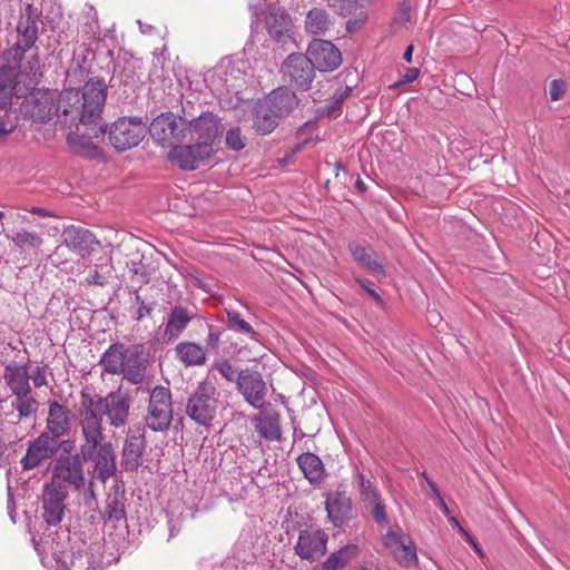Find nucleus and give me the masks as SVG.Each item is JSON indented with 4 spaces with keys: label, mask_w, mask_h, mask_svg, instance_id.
<instances>
[{
    "label": "nucleus",
    "mask_w": 570,
    "mask_h": 570,
    "mask_svg": "<svg viewBox=\"0 0 570 570\" xmlns=\"http://www.w3.org/2000/svg\"><path fill=\"white\" fill-rule=\"evenodd\" d=\"M107 97V85L91 80L77 88H65L58 96L51 91H38L21 106L24 117L33 122L46 124L57 117L65 126L91 125L100 118Z\"/></svg>",
    "instance_id": "f257e3e1"
},
{
    "label": "nucleus",
    "mask_w": 570,
    "mask_h": 570,
    "mask_svg": "<svg viewBox=\"0 0 570 570\" xmlns=\"http://www.w3.org/2000/svg\"><path fill=\"white\" fill-rule=\"evenodd\" d=\"M131 396L126 390L118 389L102 396L85 387L80 391L77 409L80 430L104 434V416L110 426L125 428L129 422Z\"/></svg>",
    "instance_id": "f03ea898"
},
{
    "label": "nucleus",
    "mask_w": 570,
    "mask_h": 570,
    "mask_svg": "<svg viewBox=\"0 0 570 570\" xmlns=\"http://www.w3.org/2000/svg\"><path fill=\"white\" fill-rule=\"evenodd\" d=\"M81 431V448L89 446L90 458H86V462H94L91 476L88 480L87 489L83 493V503L89 508L97 505V494L95 491V481L105 484L110 478L117 473L116 451L111 442H105V434Z\"/></svg>",
    "instance_id": "7ed1b4c3"
},
{
    "label": "nucleus",
    "mask_w": 570,
    "mask_h": 570,
    "mask_svg": "<svg viewBox=\"0 0 570 570\" xmlns=\"http://www.w3.org/2000/svg\"><path fill=\"white\" fill-rule=\"evenodd\" d=\"M99 364L104 372L111 375H122V379L134 385H145L148 360L141 344L127 346L117 342L102 353Z\"/></svg>",
    "instance_id": "20e7f679"
},
{
    "label": "nucleus",
    "mask_w": 570,
    "mask_h": 570,
    "mask_svg": "<svg viewBox=\"0 0 570 570\" xmlns=\"http://www.w3.org/2000/svg\"><path fill=\"white\" fill-rule=\"evenodd\" d=\"M147 131V122L138 116L119 117L109 130L107 126H100L88 134V138L105 137L108 134L110 145L118 151H125L139 145Z\"/></svg>",
    "instance_id": "39448f33"
},
{
    "label": "nucleus",
    "mask_w": 570,
    "mask_h": 570,
    "mask_svg": "<svg viewBox=\"0 0 570 570\" xmlns=\"http://www.w3.org/2000/svg\"><path fill=\"white\" fill-rule=\"evenodd\" d=\"M137 393H148V409L145 416L146 425L155 432L169 429L173 421V396L168 387L164 385L153 386L149 382L136 389Z\"/></svg>",
    "instance_id": "423d86ee"
},
{
    "label": "nucleus",
    "mask_w": 570,
    "mask_h": 570,
    "mask_svg": "<svg viewBox=\"0 0 570 570\" xmlns=\"http://www.w3.org/2000/svg\"><path fill=\"white\" fill-rule=\"evenodd\" d=\"M220 405L219 392L215 384L208 380L198 383L190 393L186 414L190 420L203 426H209Z\"/></svg>",
    "instance_id": "0eeeda50"
},
{
    "label": "nucleus",
    "mask_w": 570,
    "mask_h": 570,
    "mask_svg": "<svg viewBox=\"0 0 570 570\" xmlns=\"http://www.w3.org/2000/svg\"><path fill=\"white\" fill-rule=\"evenodd\" d=\"M86 458H90L89 446L82 449L79 446V452L69 455H61L53 466L52 481L58 484L71 487L75 490L87 489V480L85 478L83 464Z\"/></svg>",
    "instance_id": "6e6552de"
},
{
    "label": "nucleus",
    "mask_w": 570,
    "mask_h": 570,
    "mask_svg": "<svg viewBox=\"0 0 570 570\" xmlns=\"http://www.w3.org/2000/svg\"><path fill=\"white\" fill-rule=\"evenodd\" d=\"M154 141L163 147H174L187 137V119L171 111L161 112L148 128Z\"/></svg>",
    "instance_id": "1a4fd4ad"
},
{
    "label": "nucleus",
    "mask_w": 570,
    "mask_h": 570,
    "mask_svg": "<svg viewBox=\"0 0 570 570\" xmlns=\"http://www.w3.org/2000/svg\"><path fill=\"white\" fill-rule=\"evenodd\" d=\"M38 12L31 4L27 3L20 13L17 24V42L14 47L8 51V55L17 62H20L26 52L35 47L38 39Z\"/></svg>",
    "instance_id": "9d476101"
},
{
    "label": "nucleus",
    "mask_w": 570,
    "mask_h": 570,
    "mask_svg": "<svg viewBox=\"0 0 570 570\" xmlns=\"http://www.w3.org/2000/svg\"><path fill=\"white\" fill-rule=\"evenodd\" d=\"M224 130L222 119L212 111H203L197 117L187 119V136L208 149H214L215 142L222 138Z\"/></svg>",
    "instance_id": "9b49d317"
},
{
    "label": "nucleus",
    "mask_w": 570,
    "mask_h": 570,
    "mask_svg": "<svg viewBox=\"0 0 570 570\" xmlns=\"http://www.w3.org/2000/svg\"><path fill=\"white\" fill-rule=\"evenodd\" d=\"M236 390L253 409L263 410L266 406L268 387L258 370H240L238 372Z\"/></svg>",
    "instance_id": "f8f14e48"
},
{
    "label": "nucleus",
    "mask_w": 570,
    "mask_h": 570,
    "mask_svg": "<svg viewBox=\"0 0 570 570\" xmlns=\"http://www.w3.org/2000/svg\"><path fill=\"white\" fill-rule=\"evenodd\" d=\"M281 71L285 80L301 90L309 89L315 77V67L307 53H291L282 63Z\"/></svg>",
    "instance_id": "ddd939ff"
},
{
    "label": "nucleus",
    "mask_w": 570,
    "mask_h": 570,
    "mask_svg": "<svg viewBox=\"0 0 570 570\" xmlns=\"http://www.w3.org/2000/svg\"><path fill=\"white\" fill-rule=\"evenodd\" d=\"M383 544L401 567L410 568L417 564L416 547L401 528H390L383 537Z\"/></svg>",
    "instance_id": "4468645a"
},
{
    "label": "nucleus",
    "mask_w": 570,
    "mask_h": 570,
    "mask_svg": "<svg viewBox=\"0 0 570 570\" xmlns=\"http://www.w3.org/2000/svg\"><path fill=\"white\" fill-rule=\"evenodd\" d=\"M145 450V428L140 424L129 428L121 449L122 469L127 472H136L142 465Z\"/></svg>",
    "instance_id": "2eb2a0df"
},
{
    "label": "nucleus",
    "mask_w": 570,
    "mask_h": 570,
    "mask_svg": "<svg viewBox=\"0 0 570 570\" xmlns=\"http://www.w3.org/2000/svg\"><path fill=\"white\" fill-rule=\"evenodd\" d=\"M214 154L215 149H208L197 141L187 145L178 142L170 149L168 159L180 169L190 171L197 169L202 163L212 158Z\"/></svg>",
    "instance_id": "dca6fc26"
},
{
    "label": "nucleus",
    "mask_w": 570,
    "mask_h": 570,
    "mask_svg": "<svg viewBox=\"0 0 570 570\" xmlns=\"http://www.w3.org/2000/svg\"><path fill=\"white\" fill-rule=\"evenodd\" d=\"M328 535L321 528L309 527L298 533L295 553L303 560L316 561L326 553Z\"/></svg>",
    "instance_id": "f3484780"
},
{
    "label": "nucleus",
    "mask_w": 570,
    "mask_h": 570,
    "mask_svg": "<svg viewBox=\"0 0 570 570\" xmlns=\"http://www.w3.org/2000/svg\"><path fill=\"white\" fill-rule=\"evenodd\" d=\"M68 491L65 485L51 482L46 484L42 492V518L48 525H57L61 522Z\"/></svg>",
    "instance_id": "a211bd4d"
},
{
    "label": "nucleus",
    "mask_w": 570,
    "mask_h": 570,
    "mask_svg": "<svg viewBox=\"0 0 570 570\" xmlns=\"http://www.w3.org/2000/svg\"><path fill=\"white\" fill-rule=\"evenodd\" d=\"M126 501L125 490L117 483L108 493L104 509L100 511L105 527L127 528Z\"/></svg>",
    "instance_id": "6ab92c4d"
},
{
    "label": "nucleus",
    "mask_w": 570,
    "mask_h": 570,
    "mask_svg": "<svg viewBox=\"0 0 570 570\" xmlns=\"http://www.w3.org/2000/svg\"><path fill=\"white\" fill-rule=\"evenodd\" d=\"M307 56L315 69L328 72L337 69L342 63V55L331 41L314 39L307 48Z\"/></svg>",
    "instance_id": "aec40b11"
},
{
    "label": "nucleus",
    "mask_w": 570,
    "mask_h": 570,
    "mask_svg": "<svg viewBox=\"0 0 570 570\" xmlns=\"http://www.w3.org/2000/svg\"><path fill=\"white\" fill-rule=\"evenodd\" d=\"M325 510L327 519L335 528L344 527L355 515L353 501L344 491L328 492L325 498Z\"/></svg>",
    "instance_id": "412c9836"
},
{
    "label": "nucleus",
    "mask_w": 570,
    "mask_h": 570,
    "mask_svg": "<svg viewBox=\"0 0 570 570\" xmlns=\"http://www.w3.org/2000/svg\"><path fill=\"white\" fill-rule=\"evenodd\" d=\"M59 450V442L49 433H41L37 439L29 443L24 456L20 460L22 469L26 471L39 466L45 460L53 456Z\"/></svg>",
    "instance_id": "4be33fe9"
},
{
    "label": "nucleus",
    "mask_w": 570,
    "mask_h": 570,
    "mask_svg": "<svg viewBox=\"0 0 570 570\" xmlns=\"http://www.w3.org/2000/svg\"><path fill=\"white\" fill-rule=\"evenodd\" d=\"M63 245L81 257L89 256L99 247L96 236L87 228L70 225L62 230Z\"/></svg>",
    "instance_id": "5701e85b"
},
{
    "label": "nucleus",
    "mask_w": 570,
    "mask_h": 570,
    "mask_svg": "<svg viewBox=\"0 0 570 570\" xmlns=\"http://www.w3.org/2000/svg\"><path fill=\"white\" fill-rule=\"evenodd\" d=\"M39 403L32 395V393H26L14 395V400L11 402V410L4 411L3 406H0V412L9 419L12 424H18L22 420L32 419L38 412Z\"/></svg>",
    "instance_id": "b1692460"
},
{
    "label": "nucleus",
    "mask_w": 570,
    "mask_h": 570,
    "mask_svg": "<svg viewBox=\"0 0 570 570\" xmlns=\"http://www.w3.org/2000/svg\"><path fill=\"white\" fill-rule=\"evenodd\" d=\"M193 315L183 305H175L167 314L163 331V338L166 343L176 341L187 328Z\"/></svg>",
    "instance_id": "393cba45"
},
{
    "label": "nucleus",
    "mask_w": 570,
    "mask_h": 570,
    "mask_svg": "<svg viewBox=\"0 0 570 570\" xmlns=\"http://www.w3.org/2000/svg\"><path fill=\"white\" fill-rule=\"evenodd\" d=\"M71 428L70 411L67 406L58 403L57 401L50 402L48 417H47V432L49 436L59 438L68 434Z\"/></svg>",
    "instance_id": "a878e982"
},
{
    "label": "nucleus",
    "mask_w": 570,
    "mask_h": 570,
    "mask_svg": "<svg viewBox=\"0 0 570 570\" xmlns=\"http://www.w3.org/2000/svg\"><path fill=\"white\" fill-rule=\"evenodd\" d=\"M264 102L279 118L287 117L298 105L296 94L287 87H279L273 90L264 99Z\"/></svg>",
    "instance_id": "bb28decb"
},
{
    "label": "nucleus",
    "mask_w": 570,
    "mask_h": 570,
    "mask_svg": "<svg viewBox=\"0 0 570 570\" xmlns=\"http://www.w3.org/2000/svg\"><path fill=\"white\" fill-rule=\"evenodd\" d=\"M264 20L269 36L277 41L285 37L292 26L289 14L277 6H267Z\"/></svg>",
    "instance_id": "cd10ccee"
},
{
    "label": "nucleus",
    "mask_w": 570,
    "mask_h": 570,
    "mask_svg": "<svg viewBox=\"0 0 570 570\" xmlns=\"http://www.w3.org/2000/svg\"><path fill=\"white\" fill-rule=\"evenodd\" d=\"M19 63L14 61L13 66L0 67V99L2 106H6L13 95L20 97L24 94L18 82L20 76Z\"/></svg>",
    "instance_id": "c85d7f7f"
},
{
    "label": "nucleus",
    "mask_w": 570,
    "mask_h": 570,
    "mask_svg": "<svg viewBox=\"0 0 570 570\" xmlns=\"http://www.w3.org/2000/svg\"><path fill=\"white\" fill-rule=\"evenodd\" d=\"M353 259L371 274L384 278L386 276L384 266L373 256V250L357 242H351L347 246Z\"/></svg>",
    "instance_id": "c756f323"
},
{
    "label": "nucleus",
    "mask_w": 570,
    "mask_h": 570,
    "mask_svg": "<svg viewBox=\"0 0 570 570\" xmlns=\"http://www.w3.org/2000/svg\"><path fill=\"white\" fill-rule=\"evenodd\" d=\"M3 379L13 395L32 393L29 373L26 365L9 363L4 367Z\"/></svg>",
    "instance_id": "7c9ffc66"
},
{
    "label": "nucleus",
    "mask_w": 570,
    "mask_h": 570,
    "mask_svg": "<svg viewBox=\"0 0 570 570\" xmlns=\"http://www.w3.org/2000/svg\"><path fill=\"white\" fill-rule=\"evenodd\" d=\"M176 358L185 366H200L206 363V352L195 342H180L175 347Z\"/></svg>",
    "instance_id": "2f4dec72"
},
{
    "label": "nucleus",
    "mask_w": 570,
    "mask_h": 570,
    "mask_svg": "<svg viewBox=\"0 0 570 570\" xmlns=\"http://www.w3.org/2000/svg\"><path fill=\"white\" fill-rule=\"evenodd\" d=\"M296 461L309 483L317 484L325 479L326 473L324 464L316 454L304 452L297 456Z\"/></svg>",
    "instance_id": "473e14b6"
},
{
    "label": "nucleus",
    "mask_w": 570,
    "mask_h": 570,
    "mask_svg": "<svg viewBox=\"0 0 570 570\" xmlns=\"http://www.w3.org/2000/svg\"><path fill=\"white\" fill-rule=\"evenodd\" d=\"M228 330L246 335L250 341L262 343V335L248 323L239 312L226 309Z\"/></svg>",
    "instance_id": "72a5a7b5"
},
{
    "label": "nucleus",
    "mask_w": 570,
    "mask_h": 570,
    "mask_svg": "<svg viewBox=\"0 0 570 570\" xmlns=\"http://www.w3.org/2000/svg\"><path fill=\"white\" fill-rule=\"evenodd\" d=\"M281 118L263 101L255 109L254 126L262 135L271 134Z\"/></svg>",
    "instance_id": "f704fd0d"
},
{
    "label": "nucleus",
    "mask_w": 570,
    "mask_h": 570,
    "mask_svg": "<svg viewBox=\"0 0 570 570\" xmlns=\"http://www.w3.org/2000/svg\"><path fill=\"white\" fill-rule=\"evenodd\" d=\"M90 71L89 65H81L79 56H73V59L67 70L66 73V82L68 83L67 88H75L73 86H79L80 83L85 82V85L88 82L87 77ZM91 80H101V78H91ZM105 82V80L102 79Z\"/></svg>",
    "instance_id": "c9c22d12"
},
{
    "label": "nucleus",
    "mask_w": 570,
    "mask_h": 570,
    "mask_svg": "<svg viewBox=\"0 0 570 570\" xmlns=\"http://www.w3.org/2000/svg\"><path fill=\"white\" fill-rule=\"evenodd\" d=\"M68 570H101V561L87 549L71 553Z\"/></svg>",
    "instance_id": "e433bc0d"
},
{
    "label": "nucleus",
    "mask_w": 570,
    "mask_h": 570,
    "mask_svg": "<svg viewBox=\"0 0 570 570\" xmlns=\"http://www.w3.org/2000/svg\"><path fill=\"white\" fill-rule=\"evenodd\" d=\"M330 16L320 8L309 10L305 19V29L313 35L324 33L330 28Z\"/></svg>",
    "instance_id": "4c0bfd02"
},
{
    "label": "nucleus",
    "mask_w": 570,
    "mask_h": 570,
    "mask_svg": "<svg viewBox=\"0 0 570 570\" xmlns=\"http://www.w3.org/2000/svg\"><path fill=\"white\" fill-rule=\"evenodd\" d=\"M255 429L261 438L267 441L281 440L282 430L277 416H264L256 419Z\"/></svg>",
    "instance_id": "58836bf2"
},
{
    "label": "nucleus",
    "mask_w": 570,
    "mask_h": 570,
    "mask_svg": "<svg viewBox=\"0 0 570 570\" xmlns=\"http://www.w3.org/2000/svg\"><path fill=\"white\" fill-rule=\"evenodd\" d=\"M12 242L22 252H32L37 254L38 249L41 247L43 243V239L37 233L21 229L14 233V235L12 236Z\"/></svg>",
    "instance_id": "ea45409f"
},
{
    "label": "nucleus",
    "mask_w": 570,
    "mask_h": 570,
    "mask_svg": "<svg viewBox=\"0 0 570 570\" xmlns=\"http://www.w3.org/2000/svg\"><path fill=\"white\" fill-rule=\"evenodd\" d=\"M351 88L346 87L341 92H335L331 101L326 102L322 107V115H325L330 119L337 118L342 111L343 101L350 95Z\"/></svg>",
    "instance_id": "a19ab883"
},
{
    "label": "nucleus",
    "mask_w": 570,
    "mask_h": 570,
    "mask_svg": "<svg viewBox=\"0 0 570 570\" xmlns=\"http://www.w3.org/2000/svg\"><path fill=\"white\" fill-rule=\"evenodd\" d=\"M354 548L346 547L332 553L322 564L323 570H337L343 568L350 560Z\"/></svg>",
    "instance_id": "79ce46f5"
},
{
    "label": "nucleus",
    "mask_w": 570,
    "mask_h": 570,
    "mask_svg": "<svg viewBox=\"0 0 570 570\" xmlns=\"http://www.w3.org/2000/svg\"><path fill=\"white\" fill-rule=\"evenodd\" d=\"M212 368L217 371L227 382L237 384L238 372L232 362L225 357H217L213 362Z\"/></svg>",
    "instance_id": "37998d69"
},
{
    "label": "nucleus",
    "mask_w": 570,
    "mask_h": 570,
    "mask_svg": "<svg viewBox=\"0 0 570 570\" xmlns=\"http://www.w3.org/2000/svg\"><path fill=\"white\" fill-rule=\"evenodd\" d=\"M226 147L233 151H240L246 147V137L239 127L230 128L225 135Z\"/></svg>",
    "instance_id": "c03bdc74"
},
{
    "label": "nucleus",
    "mask_w": 570,
    "mask_h": 570,
    "mask_svg": "<svg viewBox=\"0 0 570 570\" xmlns=\"http://www.w3.org/2000/svg\"><path fill=\"white\" fill-rule=\"evenodd\" d=\"M356 479L358 482V489L361 493L362 500L365 502L370 500H376V497L380 495L373 483L370 480H366L364 474L357 470Z\"/></svg>",
    "instance_id": "a18cd8bd"
},
{
    "label": "nucleus",
    "mask_w": 570,
    "mask_h": 570,
    "mask_svg": "<svg viewBox=\"0 0 570 570\" xmlns=\"http://www.w3.org/2000/svg\"><path fill=\"white\" fill-rule=\"evenodd\" d=\"M90 10L92 11L91 20L83 23L81 32L88 40H99L101 38V31L97 11L94 8H90Z\"/></svg>",
    "instance_id": "49530a36"
},
{
    "label": "nucleus",
    "mask_w": 570,
    "mask_h": 570,
    "mask_svg": "<svg viewBox=\"0 0 570 570\" xmlns=\"http://www.w3.org/2000/svg\"><path fill=\"white\" fill-rule=\"evenodd\" d=\"M366 507L371 509V514L373 517V520L377 524H382L383 522H386L387 515H386V509L385 504L383 503L381 495L376 497V500H370L365 502Z\"/></svg>",
    "instance_id": "de8ad7c7"
},
{
    "label": "nucleus",
    "mask_w": 570,
    "mask_h": 570,
    "mask_svg": "<svg viewBox=\"0 0 570 570\" xmlns=\"http://www.w3.org/2000/svg\"><path fill=\"white\" fill-rule=\"evenodd\" d=\"M567 83L562 79H554L549 85V96L551 101H558L566 92Z\"/></svg>",
    "instance_id": "09e8293b"
},
{
    "label": "nucleus",
    "mask_w": 570,
    "mask_h": 570,
    "mask_svg": "<svg viewBox=\"0 0 570 570\" xmlns=\"http://www.w3.org/2000/svg\"><path fill=\"white\" fill-rule=\"evenodd\" d=\"M411 20V8L407 2H402L396 16L394 18V24L405 26Z\"/></svg>",
    "instance_id": "8fccbe9b"
},
{
    "label": "nucleus",
    "mask_w": 570,
    "mask_h": 570,
    "mask_svg": "<svg viewBox=\"0 0 570 570\" xmlns=\"http://www.w3.org/2000/svg\"><path fill=\"white\" fill-rule=\"evenodd\" d=\"M17 124L11 119L9 114L0 116V136L9 135L14 131Z\"/></svg>",
    "instance_id": "3c124183"
},
{
    "label": "nucleus",
    "mask_w": 570,
    "mask_h": 570,
    "mask_svg": "<svg viewBox=\"0 0 570 570\" xmlns=\"http://www.w3.org/2000/svg\"><path fill=\"white\" fill-rule=\"evenodd\" d=\"M220 334V331H217L213 326H209V333L206 337V345L209 350L216 351L218 348Z\"/></svg>",
    "instance_id": "603ef678"
},
{
    "label": "nucleus",
    "mask_w": 570,
    "mask_h": 570,
    "mask_svg": "<svg viewBox=\"0 0 570 570\" xmlns=\"http://www.w3.org/2000/svg\"><path fill=\"white\" fill-rule=\"evenodd\" d=\"M357 284L365 289L380 305L383 304L381 295L372 288V283L364 278H356Z\"/></svg>",
    "instance_id": "864d4df0"
},
{
    "label": "nucleus",
    "mask_w": 570,
    "mask_h": 570,
    "mask_svg": "<svg viewBox=\"0 0 570 570\" xmlns=\"http://www.w3.org/2000/svg\"><path fill=\"white\" fill-rule=\"evenodd\" d=\"M80 140H83L80 146L87 156L95 157L96 155L99 154L100 149L86 137L80 138Z\"/></svg>",
    "instance_id": "5fc2aeb1"
},
{
    "label": "nucleus",
    "mask_w": 570,
    "mask_h": 570,
    "mask_svg": "<svg viewBox=\"0 0 570 570\" xmlns=\"http://www.w3.org/2000/svg\"><path fill=\"white\" fill-rule=\"evenodd\" d=\"M154 309V303L153 304H144V305H140L137 311H136V314L134 315V318L136 321H141L144 320L145 317L147 316H150L151 312Z\"/></svg>",
    "instance_id": "6e6d98bb"
},
{
    "label": "nucleus",
    "mask_w": 570,
    "mask_h": 570,
    "mask_svg": "<svg viewBox=\"0 0 570 570\" xmlns=\"http://www.w3.org/2000/svg\"><path fill=\"white\" fill-rule=\"evenodd\" d=\"M75 56H79L81 65L90 66V61L94 59L95 53L89 48H82L79 52H75Z\"/></svg>",
    "instance_id": "4d7b16f0"
},
{
    "label": "nucleus",
    "mask_w": 570,
    "mask_h": 570,
    "mask_svg": "<svg viewBox=\"0 0 570 570\" xmlns=\"http://www.w3.org/2000/svg\"><path fill=\"white\" fill-rule=\"evenodd\" d=\"M132 272L138 277V282L148 283V276L146 274L145 266L141 264V262L132 263Z\"/></svg>",
    "instance_id": "13d9d810"
},
{
    "label": "nucleus",
    "mask_w": 570,
    "mask_h": 570,
    "mask_svg": "<svg viewBox=\"0 0 570 570\" xmlns=\"http://www.w3.org/2000/svg\"><path fill=\"white\" fill-rule=\"evenodd\" d=\"M420 70L417 68H407L401 78L402 83H410L417 79Z\"/></svg>",
    "instance_id": "bf43d9fd"
},
{
    "label": "nucleus",
    "mask_w": 570,
    "mask_h": 570,
    "mask_svg": "<svg viewBox=\"0 0 570 570\" xmlns=\"http://www.w3.org/2000/svg\"><path fill=\"white\" fill-rule=\"evenodd\" d=\"M28 212L40 217H53V214L50 210L42 207L33 206Z\"/></svg>",
    "instance_id": "052dcab7"
},
{
    "label": "nucleus",
    "mask_w": 570,
    "mask_h": 570,
    "mask_svg": "<svg viewBox=\"0 0 570 570\" xmlns=\"http://www.w3.org/2000/svg\"><path fill=\"white\" fill-rule=\"evenodd\" d=\"M137 23L139 26L140 32L144 35H153L154 32L157 31L154 26L142 22L141 20H138Z\"/></svg>",
    "instance_id": "680f3d73"
},
{
    "label": "nucleus",
    "mask_w": 570,
    "mask_h": 570,
    "mask_svg": "<svg viewBox=\"0 0 570 570\" xmlns=\"http://www.w3.org/2000/svg\"><path fill=\"white\" fill-rule=\"evenodd\" d=\"M242 351L243 347H238L236 343H232L227 348L226 353L229 354L232 357H236L242 353Z\"/></svg>",
    "instance_id": "e2e57ef3"
},
{
    "label": "nucleus",
    "mask_w": 570,
    "mask_h": 570,
    "mask_svg": "<svg viewBox=\"0 0 570 570\" xmlns=\"http://www.w3.org/2000/svg\"><path fill=\"white\" fill-rule=\"evenodd\" d=\"M436 499H438V504H439V507H440L441 511H442L445 515H450V513H451V512H450V509H449V507L446 505V503H445V501H444V499H443L442 494H441V495H439Z\"/></svg>",
    "instance_id": "0e129e2a"
},
{
    "label": "nucleus",
    "mask_w": 570,
    "mask_h": 570,
    "mask_svg": "<svg viewBox=\"0 0 570 570\" xmlns=\"http://www.w3.org/2000/svg\"><path fill=\"white\" fill-rule=\"evenodd\" d=\"M426 484L429 485L430 490L435 495V498L441 495V492H440L436 483L433 480H431L430 478H426Z\"/></svg>",
    "instance_id": "69168bd1"
},
{
    "label": "nucleus",
    "mask_w": 570,
    "mask_h": 570,
    "mask_svg": "<svg viewBox=\"0 0 570 570\" xmlns=\"http://www.w3.org/2000/svg\"><path fill=\"white\" fill-rule=\"evenodd\" d=\"M413 46H409L405 50V52L403 53V59L406 61V62H411L412 61V55H413Z\"/></svg>",
    "instance_id": "338daca9"
},
{
    "label": "nucleus",
    "mask_w": 570,
    "mask_h": 570,
    "mask_svg": "<svg viewBox=\"0 0 570 570\" xmlns=\"http://www.w3.org/2000/svg\"><path fill=\"white\" fill-rule=\"evenodd\" d=\"M354 186L360 193H364L366 190V185L364 180L360 177H357Z\"/></svg>",
    "instance_id": "774afa93"
}]
</instances>
